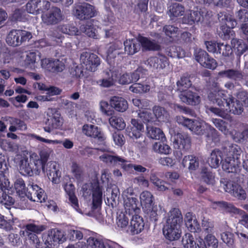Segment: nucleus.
<instances>
[{"label":"nucleus","instance_id":"nucleus-25","mask_svg":"<svg viewBox=\"0 0 248 248\" xmlns=\"http://www.w3.org/2000/svg\"><path fill=\"white\" fill-rule=\"evenodd\" d=\"M138 200L136 198H128L124 202L125 209L124 213L131 217L138 215L140 211V208L138 206Z\"/></svg>","mask_w":248,"mask_h":248},{"label":"nucleus","instance_id":"nucleus-11","mask_svg":"<svg viewBox=\"0 0 248 248\" xmlns=\"http://www.w3.org/2000/svg\"><path fill=\"white\" fill-rule=\"evenodd\" d=\"M80 60L85 68L91 72L95 71L100 63V59L96 55L87 52L81 54Z\"/></svg>","mask_w":248,"mask_h":248},{"label":"nucleus","instance_id":"nucleus-36","mask_svg":"<svg viewBox=\"0 0 248 248\" xmlns=\"http://www.w3.org/2000/svg\"><path fill=\"white\" fill-rule=\"evenodd\" d=\"M147 135L150 138L161 141L166 140V138L163 132L159 128L147 126Z\"/></svg>","mask_w":248,"mask_h":248},{"label":"nucleus","instance_id":"nucleus-28","mask_svg":"<svg viewBox=\"0 0 248 248\" xmlns=\"http://www.w3.org/2000/svg\"><path fill=\"white\" fill-rule=\"evenodd\" d=\"M124 54L133 55L138 52L140 49V40L135 39H127L124 43Z\"/></svg>","mask_w":248,"mask_h":248},{"label":"nucleus","instance_id":"nucleus-57","mask_svg":"<svg viewBox=\"0 0 248 248\" xmlns=\"http://www.w3.org/2000/svg\"><path fill=\"white\" fill-rule=\"evenodd\" d=\"M221 238L228 247L231 248L234 247V235L232 232H222L221 234Z\"/></svg>","mask_w":248,"mask_h":248},{"label":"nucleus","instance_id":"nucleus-5","mask_svg":"<svg viewBox=\"0 0 248 248\" xmlns=\"http://www.w3.org/2000/svg\"><path fill=\"white\" fill-rule=\"evenodd\" d=\"M175 120L178 124L187 127L196 135H202L206 133L208 124L205 122L187 118L182 116H176Z\"/></svg>","mask_w":248,"mask_h":248},{"label":"nucleus","instance_id":"nucleus-48","mask_svg":"<svg viewBox=\"0 0 248 248\" xmlns=\"http://www.w3.org/2000/svg\"><path fill=\"white\" fill-rule=\"evenodd\" d=\"M224 151L226 150V152H228L227 156L235 157V159H239V156L242 153L241 148L236 144L226 146L224 148Z\"/></svg>","mask_w":248,"mask_h":248},{"label":"nucleus","instance_id":"nucleus-56","mask_svg":"<svg viewBox=\"0 0 248 248\" xmlns=\"http://www.w3.org/2000/svg\"><path fill=\"white\" fill-rule=\"evenodd\" d=\"M233 189L231 194L232 196L240 200H245L247 198V193L241 186L237 184Z\"/></svg>","mask_w":248,"mask_h":248},{"label":"nucleus","instance_id":"nucleus-40","mask_svg":"<svg viewBox=\"0 0 248 248\" xmlns=\"http://www.w3.org/2000/svg\"><path fill=\"white\" fill-rule=\"evenodd\" d=\"M201 176L202 181L207 185H213L215 183V174L208 168L202 169Z\"/></svg>","mask_w":248,"mask_h":248},{"label":"nucleus","instance_id":"nucleus-2","mask_svg":"<svg viewBox=\"0 0 248 248\" xmlns=\"http://www.w3.org/2000/svg\"><path fill=\"white\" fill-rule=\"evenodd\" d=\"M41 11L42 23L46 26L58 24L63 21L65 17L59 7L52 5L46 0H43Z\"/></svg>","mask_w":248,"mask_h":248},{"label":"nucleus","instance_id":"nucleus-18","mask_svg":"<svg viewBox=\"0 0 248 248\" xmlns=\"http://www.w3.org/2000/svg\"><path fill=\"white\" fill-rule=\"evenodd\" d=\"M239 159L229 156L222 160V169L227 172L238 173L240 171Z\"/></svg>","mask_w":248,"mask_h":248},{"label":"nucleus","instance_id":"nucleus-44","mask_svg":"<svg viewBox=\"0 0 248 248\" xmlns=\"http://www.w3.org/2000/svg\"><path fill=\"white\" fill-rule=\"evenodd\" d=\"M153 195L148 191H143L140 194V203L143 209L153 205Z\"/></svg>","mask_w":248,"mask_h":248},{"label":"nucleus","instance_id":"nucleus-16","mask_svg":"<svg viewBox=\"0 0 248 248\" xmlns=\"http://www.w3.org/2000/svg\"><path fill=\"white\" fill-rule=\"evenodd\" d=\"M144 63L149 68L162 69L169 65L168 58L163 55L151 57L144 61Z\"/></svg>","mask_w":248,"mask_h":248},{"label":"nucleus","instance_id":"nucleus-6","mask_svg":"<svg viewBox=\"0 0 248 248\" xmlns=\"http://www.w3.org/2000/svg\"><path fill=\"white\" fill-rule=\"evenodd\" d=\"M100 158L103 161L107 163H109L111 165L118 164L124 170L133 168L136 171L140 172H144L147 170V169L141 165L127 164L128 161L120 156L104 154L100 156Z\"/></svg>","mask_w":248,"mask_h":248},{"label":"nucleus","instance_id":"nucleus-54","mask_svg":"<svg viewBox=\"0 0 248 248\" xmlns=\"http://www.w3.org/2000/svg\"><path fill=\"white\" fill-rule=\"evenodd\" d=\"M168 104L171 108L174 109L177 112L189 114L191 116H193L194 115V111L188 107L174 103H169Z\"/></svg>","mask_w":248,"mask_h":248},{"label":"nucleus","instance_id":"nucleus-14","mask_svg":"<svg viewBox=\"0 0 248 248\" xmlns=\"http://www.w3.org/2000/svg\"><path fill=\"white\" fill-rule=\"evenodd\" d=\"M65 240L63 232L60 230L53 229L48 232L45 244L47 248L53 247Z\"/></svg>","mask_w":248,"mask_h":248},{"label":"nucleus","instance_id":"nucleus-37","mask_svg":"<svg viewBox=\"0 0 248 248\" xmlns=\"http://www.w3.org/2000/svg\"><path fill=\"white\" fill-rule=\"evenodd\" d=\"M203 17L201 12L198 11H190L183 17V22L189 25H192L195 22L202 20Z\"/></svg>","mask_w":248,"mask_h":248},{"label":"nucleus","instance_id":"nucleus-60","mask_svg":"<svg viewBox=\"0 0 248 248\" xmlns=\"http://www.w3.org/2000/svg\"><path fill=\"white\" fill-rule=\"evenodd\" d=\"M130 91L135 93H143L150 90V86L148 85H142L140 83H134L129 87Z\"/></svg>","mask_w":248,"mask_h":248},{"label":"nucleus","instance_id":"nucleus-29","mask_svg":"<svg viewBox=\"0 0 248 248\" xmlns=\"http://www.w3.org/2000/svg\"><path fill=\"white\" fill-rule=\"evenodd\" d=\"M111 107L117 111L124 112L128 108L127 101L123 97L114 96L109 101Z\"/></svg>","mask_w":248,"mask_h":248},{"label":"nucleus","instance_id":"nucleus-34","mask_svg":"<svg viewBox=\"0 0 248 248\" xmlns=\"http://www.w3.org/2000/svg\"><path fill=\"white\" fill-rule=\"evenodd\" d=\"M182 164L184 167L187 168L190 171L196 170L199 166L198 158L192 155L185 156L183 159Z\"/></svg>","mask_w":248,"mask_h":248},{"label":"nucleus","instance_id":"nucleus-58","mask_svg":"<svg viewBox=\"0 0 248 248\" xmlns=\"http://www.w3.org/2000/svg\"><path fill=\"white\" fill-rule=\"evenodd\" d=\"M220 187L223 188L226 192H228L230 194L233 191V189L234 188L235 185H237V184L229 181L225 178H222L220 181Z\"/></svg>","mask_w":248,"mask_h":248},{"label":"nucleus","instance_id":"nucleus-46","mask_svg":"<svg viewBox=\"0 0 248 248\" xmlns=\"http://www.w3.org/2000/svg\"><path fill=\"white\" fill-rule=\"evenodd\" d=\"M102 191L101 187L96 186L93 187V205L94 208H96L102 203Z\"/></svg>","mask_w":248,"mask_h":248},{"label":"nucleus","instance_id":"nucleus-45","mask_svg":"<svg viewBox=\"0 0 248 248\" xmlns=\"http://www.w3.org/2000/svg\"><path fill=\"white\" fill-rule=\"evenodd\" d=\"M130 218H132V217L124 212H120L117 213L116 221L117 226L121 228H124L127 227Z\"/></svg>","mask_w":248,"mask_h":248},{"label":"nucleus","instance_id":"nucleus-42","mask_svg":"<svg viewBox=\"0 0 248 248\" xmlns=\"http://www.w3.org/2000/svg\"><path fill=\"white\" fill-rule=\"evenodd\" d=\"M86 247L87 248H106L108 242L93 237H89L87 240Z\"/></svg>","mask_w":248,"mask_h":248},{"label":"nucleus","instance_id":"nucleus-1","mask_svg":"<svg viewBox=\"0 0 248 248\" xmlns=\"http://www.w3.org/2000/svg\"><path fill=\"white\" fill-rule=\"evenodd\" d=\"M208 97L211 102L219 107H224L226 104L229 108L230 112L234 115H241L244 111L242 104L232 95L227 97L224 91L222 90L209 93Z\"/></svg>","mask_w":248,"mask_h":248},{"label":"nucleus","instance_id":"nucleus-61","mask_svg":"<svg viewBox=\"0 0 248 248\" xmlns=\"http://www.w3.org/2000/svg\"><path fill=\"white\" fill-rule=\"evenodd\" d=\"M60 31L65 34L70 35H77L78 29L74 25L70 24L62 25L59 27Z\"/></svg>","mask_w":248,"mask_h":248},{"label":"nucleus","instance_id":"nucleus-8","mask_svg":"<svg viewBox=\"0 0 248 248\" xmlns=\"http://www.w3.org/2000/svg\"><path fill=\"white\" fill-rule=\"evenodd\" d=\"M32 38L30 32L21 30H13L8 34L6 43L13 47L19 46L22 43L29 41Z\"/></svg>","mask_w":248,"mask_h":248},{"label":"nucleus","instance_id":"nucleus-50","mask_svg":"<svg viewBox=\"0 0 248 248\" xmlns=\"http://www.w3.org/2000/svg\"><path fill=\"white\" fill-rule=\"evenodd\" d=\"M232 46L237 49L238 55L243 54L247 49L248 46L242 40L233 38L231 41Z\"/></svg>","mask_w":248,"mask_h":248},{"label":"nucleus","instance_id":"nucleus-26","mask_svg":"<svg viewBox=\"0 0 248 248\" xmlns=\"http://www.w3.org/2000/svg\"><path fill=\"white\" fill-rule=\"evenodd\" d=\"M163 232L165 237L170 241L178 240L182 232L180 228L166 224L163 228Z\"/></svg>","mask_w":248,"mask_h":248},{"label":"nucleus","instance_id":"nucleus-7","mask_svg":"<svg viewBox=\"0 0 248 248\" xmlns=\"http://www.w3.org/2000/svg\"><path fill=\"white\" fill-rule=\"evenodd\" d=\"M46 227L45 225H37L34 224H29L26 225L25 230L20 231V235L21 236L28 238L31 242L35 245L36 248H42V244L37 235L32 232L37 233H40L46 230Z\"/></svg>","mask_w":248,"mask_h":248},{"label":"nucleus","instance_id":"nucleus-63","mask_svg":"<svg viewBox=\"0 0 248 248\" xmlns=\"http://www.w3.org/2000/svg\"><path fill=\"white\" fill-rule=\"evenodd\" d=\"M205 243L209 248H217L218 246V241L216 237L211 234H208L204 238Z\"/></svg>","mask_w":248,"mask_h":248},{"label":"nucleus","instance_id":"nucleus-10","mask_svg":"<svg viewBox=\"0 0 248 248\" xmlns=\"http://www.w3.org/2000/svg\"><path fill=\"white\" fill-rule=\"evenodd\" d=\"M119 75V72L117 68L112 67L109 70H106L104 72L102 79L96 81V83L101 87L108 88L113 86Z\"/></svg>","mask_w":248,"mask_h":248},{"label":"nucleus","instance_id":"nucleus-32","mask_svg":"<svg viewBox=\"0 0 248 248\" xmlns=\"http://www.w3.org/2000/svg\"><path fill=\"white\" fill-rule=\"evenodd\" d=\"M222 153L218 149H215L212 151L208 159L209 166L212 168H217L221 163H222Z\"/></svg>","mask_w":248,"mask_h":248},{"label":"nucleus","instance_id":"nucleus-53","mask_svg":"<svg viewBox=\"0 0 248 248\" xmlns=\"http://www.w3.org/2000/svg\"><path fill=\"white\" fill-rule=\"evenodd\" d=\"M153 111L159 121H165L167 119L168 113L164 108L156 106L153 108Z\"/></svg>","mask_w":248,"mask_h":248},{"label":"nucleus","instance_id":"nucleus-33","mask_svg":"<svg viewBox=\"0 0 248 248\" xmlns=\"http://www.w3.org/2000/svg\"><path fill=\"white\" fill-rule=\"evenodd\" d=\"M140 46L146 50L157 51L160 49V45L154 40L141 37L140 38Z\"/></svg>","mask_w":248,"mask_h":248},{"label":"nucleus","instance_id":"nucleus-41","mask_svg":"<svg viewBox=\"0 0 248 248\" xmlns=\"http://www.w3.org/2000/svg\"><path fill=\"white\" fill-rule=\"evenodd\" d=\"M128 135L139 148H143L147 146L146 138L141 133L131 132L128 133Z\"/></svg>","mask_w":248,"mask_h":248},{"label":"nucleus","instance_id":"nucleus-9","mask_svg":"<svg viewBox=\"0 0 248 248\" xmlns=\"http://www.w3.org/2000/svg\"><path fill=\"white\" fill-rule=\"evenodd\" d=\"M95 12L94 6L88 3L75 4L73 10L74 16L80 20H87L94 16Z\"/></svg>","mask_w":248,"mask_h":248},{"label":"nucleus","instance_id":"nucleus-3","mask_svg":"<svg viewBox=\"0 0 248 248\" xmlns=\"http://www.w3.org/2000/svg\"><path fill=\"white\" fill-rule=\"evenodd\" d=\"M1 170L0 172V203L3 204L7 208L13 205L15 202V199L11 196L10 192L11 189L10 183L7 178L8 172L5 169Z\"/></svg>","mask_w":248,"mask_h":248},{"label":"nucleus","instance_id":"nucleus-51","mask_svg":"<svg viewBox=\"0 0 248 248\" xmlns=\"http://www.w3.org/2000/svg\"><path fill=\"white\" fill-rule=\"evenodd\" d=\"M144 212L149 217L151 221L155 222L158 220V216L160 211L158 207L156 205H152L148 208L143 209Z\"/></svg>","mask_w":248,"mask_h":248},{"label":"nucleus","instance_id":"nucleus-19","mask_svg":"<svg viewBox=\"0 0 248 248\" xmlns=\"http://www.w3.org/2000/svg\"><path fill=\"white\" fill-rule=\"evenodd\" d=\"M144 223L143 218L138 215H133L131 218L130 225L127 230L131 235L140 233L143 230Z\"/></svg>","mask_w":248,"mask_h":248},{"label":"nucleus","instance_id":"nucleus-49","mask_svg":"<svg viewBox=\"0 0 248 248\" xmlns=\"http://www.w3.org/2000/svg\"><path fill=\"white\" fill-rule=\"evenodd\" d=\"M185 8L181 4L174 3L170 7L169 13L170 16L178 17L183 15Z\"/></svg>","mask_w":248,"mask_h":248},{"label":"nucleus","instance_id":"nucleus-17","mask_svg":"<svg viewBox=\"0 0 248 248\" xmlns=\"http://www.w3.org/2000/svg\"><path fill=\"white\" fill-rule=\"evenodd\" d=\"M178 97L182 102L191 106L198 105L201 101L200 95L192 89L180 93Z\"/></svg>","mask_w":248,"mask_h":248},{"label":"nucleus","instance_id":"nucleus-30","mask_svg":"<svg viewBox=\"0 0 248 248\" xmlns=\"http://www.w3.org/2000/svg\"><path fill=\"white\" fill-rule=\"evenodd\" d=\"M64 189L69 196V200L70 201L72 206L78 213L82 214L81 210L79 208L78 200L75 195V188L74 186L70 183L64 185Z\"/></svg>","mask_w":248,"mask_h":248},{"label":"nucleus","instance_id":"nucleus-21","mask_svg":"<svg viewBox=\"0 0 248 248\" xmlns=\"http://www.w3.org/2000/svg\"><path fill=\"white\" fill-rule=\"evenodd\" d=\"M62 124L60 115L58 113L53 114L52 116H49L44 126V130L48 133H51L53 129L59 128Z\"/></svg>","mask_w":248,"mask_h":248},{"label":"nucleus","instance_id":"nucleus-23","mask_svg":"<svg viewBox=\"0 0 248 248\" xmlns=\"http://www.w3.org/2000/svg\"><path fill=\"white\" fill-rule=\"evenodd\" d=\"M182 243L185 248H207L208 247L202 239L197 244L192 235L189 233H186L182 238Z\"/></svg>","mask_w":248,"mask_h":248},{"label":"nucleus","instance_id":"nucleus-39","mask_svg":"<svg viewBox=\"0 0 248 248\" xmlns=\"http://www.w3.org/2000/svg\"><path fill=\"white\" fill-rule=\"evenodd\" d=\"M177 90L179 91L180 93L183 92H186L188 89L192 87V82L189 78L187 77L183 76L179 79L176 83Z\"/></svg>","mask_w":248,"mask_h":248},{"label":"nucleus","instance_id":"nucleus-31","mask_svg":"<svg viewBox=\"0 0 248 248\" xmlns=\"http://www.w3.org/2000/svg\"><path fill=\"white\" fill-rule=\"evenodd\" d=\"M212 207L214 209L223 210L227 212L239 214L241 211L235 207L232 204L224 201H215L212 203Z\"/></svg>","mask_w":248,"mask_h":248},{"label":"nucleus","instance_id":"nucleus-13","mask_svg":"<svg viewBox=\"0 0 248 248\" xmlns=\"http://www.w3.org/2000/svg\"><path fill=\"white\" fill-rule=\"evenodd\" d=\"M41 169L44 172H46L49 178H51L53 183H59L61 172L55 162L50 161L46 164L41 163Z\"/></svg>","mask_w":248,"mask_h":248},{"label":"nucleus","instance_id":"nucleus-15","mask_svg":"<svg viewBox=\"0 0 248 248\" xmlns=\"http://www.w3.org/2000/svg\"><path fill=\"white\" fill-rule=\"evenodd\" d=\"M42 66L47 70L54 73L62 72L65 68L64 62L57 59H46L42 62Z\"/></svg>","mask_w":248,"mask_h":248},{"label":"nucleus","instance_id":"nucleus-59","mask_svg":"<svg viewBox=\"0 0 248 248\" xmlns=\"http://www.w3.org/2000/svg\"><path fill=\"white\" fill-rule=\"evenodd\" d=\"M217 52L221 54L224 57H229L232 53V47L228 44L224 43H217Z\"/></svg>","mask_w":248,"mask_h":248},{"label":"nucleus","instance_id":"nucleus-20","mask_svg":"<svg viewBox=\"0 0 248 248\" xmlns=\"http://www.w3.org/2000/svg\"><path fill=\"white\" fill-rule=\"evenodd\" d=\"M174 147L184 151L188 150L190 147V139L186 134H177L173 141Z\"/></svg>","mask_w":248,"mask_h":248},{"label":"nucleus","instance_id":"nucleus-4","mask_svg":"<svg viewBox=\"0 0 248 248\" xmlns=\"http://www.w3.org/2000/svg\"><path fill=\"white\" fill-rule=\"evenodd\" d=\"M41 168V161L31 156L30 158H24L20 161L19 172L23 175L31 176L39 175Z\"/></svg>","mask_w":248,"mask_h":248},{"label":"nucleus","instance_id":"nucleus-22","mask_svg":"<svg viewBox=\"0 0 248 248\" xmlns=\"http://www.w3.org/2000/svg\"><path fill=\"white\" fill-rule=\"evenodd\" d=\"M218 75L222 78H227L235 81H241L244 80L246 76L244 73L240 70L229 69L226 70L221 71Z\"/></svg>","mask_w":248,"mask_h":248},{"label":"nucleus","instance_id":"nucleus-62","mask_svg":"<svg viewBox=\"0 0 248 248\" xmlns=\"http://www.w3.org/2000/svg\"><path fill=\"white\" fill-rule=\"evenodd\" d=\"M15 189L19 195L23 196L26 192L25 184L22 178H18L16 180L14 184Z\"/></svg>","mask_w":248,"mask_h":248},{"label":"nucleus","instance_id":"nucleus-12","mask_svg":"<svg viewBox=\"0 0 248 248\" xmlns=\"http://www.w3.org/2000/svg\"><path fill=\"white\" fill-rule=\"evenodd\" d=\"M25 195L33 202H42L45 201L46 195L44 190L33 183L28 185Z\"/></svg>","mask_w":248,"mask_h":248},{"label":"nucleus","instance_id":"nucleus-47","mask_svg":"<svg viewBox=\"0 0 248 248\" xmlns=\"http://www.w3.org/2000/svg\"><path fill=\"white\" fill-rule=\"evenodd\" d=\"M163 142L160 141L155 142L153 144L152 149L155 152L159 154H169L171 149L168 145Z\"/></svg>","mask_w":248,"mask_h":248},{"label":"nucleus","instance_id":"nucleus-52","mask_svg":"<svg viewBox=\"0 0 248 248\" xmlns=\"http://www.w3.org/2000/svg\"><path fill=\"white\" fill-rule=\"evenodd\" d=\"M110 124L118 130H121L125 127V123L123 119L117 116H112L109 119Z\"/></svg>","mask_w":248,"mask_h":248},{"label":"nucleus","instance_id":"nucleus-55","mask_svg":"<svg viewBox=\"0 0 248 248\" xmlns=\"http://www.w3.org/2000/svg\"><path fill=\"white\" fill-rule=\"evenodd\" d=\"M205 108L207 112H210L223 119H228L230 117V115L223 109L207 106H206Z\"/></svg>","mask_w":248,"mask_h":248},{"label":"nucleus","instance_id":"nucleus-43","mask_svg":"<svg viewBox=\"0 0 248 248\" xmlns=\"http://www.w3.org/2000/svg\"><path fill=\"white\" fill-rule=\"evenodd\" d=\"M41 0H31L26 4V10L28 13L32 14H37L42 6Z\"/></svg>","mask_w":248,"mask_h":248},{"label":"nucleus","instance_id":"nucleus-35","mask_svg":"<svg viewBox=\"0 0 248 248\" xmlns=\"http://www.w3.org/2000/svg\"><path fill=\"white\" fill-rule=\"evenodd\" d=\"M123 45L121 42H116L110 46L108 50V58L109 59H114L118 57H123L122 55L124 54L123 51Z\"/></svg>","mask_w":248,"mask_h":248},{"label":"nucleus","instance_id":"nucleus-24","mask_svg":"<svg viewBox=\"0 0 248 248\" xmlns=\"http://www.w3.org/2000/svg\"><path fill=\"white\" fill-rule=\"evenodd\" d=\"M82 132L86 136L96 138L100 141H103L105 139L103 134L98 127L93 124H84L82 127Z\"/></svg>","mask_w":248,"mask_h":248},{"label":"nucleus","instance_id":"nucleus-27","mask_svg":"<svg viewBox=\"0 0 248 248\" xmlns=\"http://www.w3.org/2000/svg\"><path fill=\"white\" fill-rule=\"evenodd\" d=\"M183 216L180 210L177 208L173 209L170 212V216L166 222V225L181 228Z\"/></svg>","mask_w":248,"mask_h":248},{"label":"nucleus","instance_id":"nucleus-38","mask_svg":"<svg viewBox=\"0 0 248 248\" xmlns=\"http://www.w3.org/2000/svg\"><path fill=\"white\" fill-rule=\"evenodd\" d=\"M217 16L218 19L220 23L223 25L229 24V26L232 28H234L237 24L235 19L232 17V15L226 12H219L217 15Z\"/></svg>","mask_w":248,"mask_h":248},{"label":"nucleus","instance_id":"nucleus-64","mask_svg":"<svg viewBox=\"0 0 248 248\" xmlns=\"http://www.w3.org/2000/svg\"><path fill=\"white\" fill-rule=\"evenodd\" d=\"M163 31L166 35L171 38L176 37L179 33V29L172 25H166L163 28Z\"/></svg>","mask_w":248,"mask_h":248}]
</instances>
